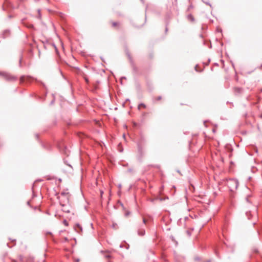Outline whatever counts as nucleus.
Instances as JSON below:
<instances>
[{"mask_svg": "<svg viewBox=\"0 0 262 262\" xmlns=\"http://www.w3.org/2000/svg\"><path fill=\"white\" fill-rule=\"evenodd\" d=\"M0 76L7 80H14L16 79V78L14 76L5 72H0Z\"/></svg>", "mask_w": 262, "mask_h": 262, "instance_id": "1", "label": "nucleus"}, {"mask_svg": "<svg viewBox=\"0 0 262 262\" xmlns=\"http://www.w3.org/2000/svg\"><path fill=\"white\" fill-rule=\"evenodd\" d=\"M75 229L77 232H80L82 231V227L79 224H76Z\"/></svg>", "mask_w": 262, "mask_h": 262, "instance_id": "2", "label": "nucleus"}, {"mask_svg": "<svg viewBox=\"0 0 262 262\" xmlns=\"http://www.w3.org/2000/svg\"><path fill=\"white\" fill-rule=\"evenodd\" d=\"M119 23L118 22H112V25L114 28H118L119 26Z\"/></svg>", "mask_w": 262, "mask_h": 262, "instance_id": "3", "label": "nucleus"}, {"mask_svg": "<svg viewBox=\"0 0 262 262\" xmlns=\"http://www.w3.org/2000/svg\"><path fill=\"white\" fill-rule=\"evenodd\" d=\"M146 105L143 103H141L138 105V109L140 110L141 108H145Z\"/></svg>", "mask_w": 262, "mask_h": 262, "instance_id": "4", "label": "nucleus"}, {"mask_svg": "<svg viewBox=\"0 0 262 262\" xmlns=\"http://www.w3.org/2000/svg\"><path fill=\"white\" fill-rule=\"evenodd\" d=\"M129 212H128V211H127V212H126V213H125V215H126V216H127V215H129Z\"/></svg>", "mask_w": 262, "mask_h": 262, "instance_id": "5", "label": "nucleus"}, {"mask_svg": "<svg viewBox=\"0 0 262 262\" xmlns=\"http://www.w3.org/2000/svg\"><path fill=\"white\" fill-rule=\"evenodd\" d=\"M161 99V97H159L158 98H157V100H160Z\"/></svg>", "mask_w": 262, "mask_h": 262, "instance_id": "6", "label": "nucleus"}, {"mask_svg": "<svg viewBox=\"0 0 262 262\" xmlns=\"http://www.w3.org/2000/svg\"><path fill=\"white\" fill-rule=\"evenodd\" d=\"M143 222H144V223H146V220H145V219H143Z\"/></svg>", "mask_w": 262, "mask_h": 262, "instance_id": "7", "label": "nucleus"}, {"mask_svg": "<svg viewBox=\"0 0 262 262\" xmlns=\"http://www.w3.org/2000/svg\"><path fill=\"white\" fill-rule=\"evenodd\" d=\"M85 81H86L87 82H88V79H87L86 78H85Z\"/></svg>", "mask_w": 262, "mask_h": 262, "instance_id": "8", "label": "nucleus"}, {"mask_svg": "<svg viewBox=\"0 0 262 262\" xmlns=\"http://www.w3.org/2000/svg\"><path fill=\"white\" fill-rule=\"evenodd\" d=\"M237 89L238 90V92H239V91H240L239 89Z\"/></svg>", "mask_w": 262, "mask_h": 262, "instance_id": "9", "label": "nucleus"}, {"mask_svg": "<svg viewBox=\"0 0 262 262\" xmlns=\"http://www.w3.org/2000/svg\"><path fill=\"white\" fill-rule=\"evenodd\" d=\"M261 91H262V89H261Z\"/></svg>", "mask_w": 262, "mask_h": 262, "instance_id": "10", "label": "nucleus"}]
</instances>
